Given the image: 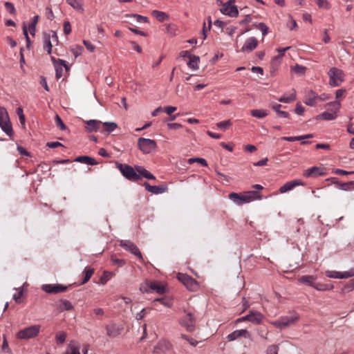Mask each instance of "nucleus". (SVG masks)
<instances>
[{
	"label": "nucleus",
	"mask_w": 354,
	"mask_h": 354,
	"mask_svg": "<svg viewBox=\"0 0 354 354\" xmlns=\"http://www.w3.org/2000/svg\"><path fill=\"white\" fill-rule=\"evenodd\" d=\"M111 261L113 264L117 265L119 267H122L124 265L125 261L123 259H118L113 257H111Z\"/></svg>",
	"instance_id": "0e129e2a"
},
{
	"label": "nucleus",
	"mask_w": 354,
	"mask_h": 354,
	"mask_svg": "<svg viewBox=\"0 0 354 354\" xmlns=\"http://www.w3.org/2000/svg\"><path fill=\"white\" fill-rule=\"evenodd\" d=\"M43 43H44V50L46 51V53L50 55L52 53L53 48V42L51 41L50 38L49 37V34L47 32H43L42 36Z\"/></svg>",
	"instance_id": "5701e85b"
},
{
	"label": "nucleus",
	"mask_w": 354,
	"mask_h": 354,
	"mask_svg": "<svg viewBox=\"0 0 354 354\" xmlns=\"http://www.w3.org/2000/svg\"><path fill=\"white\" fill-rule=\"evenodd\" d=\"M45 14H46V17L49 20H53L54 18H55V16H54V14H53V12L51 9V8L50 7H46V9H45Z\"/></svg>",
	"instance_id": "13d9d810"
},
{
	"label": "nucleus",
	"mask_w": 354,
	"mask_h": 354,
	"mask_svg": "<svg viewBox=\"0 0 354 354\" xmlns=\"http://www.w3.org/2000/svg\"><path fill=\"white\" fill-rule=\"evenodd\" d=\"M222 14L227 15L230 17H236L239 15L237 6L235 5L227 6L223 3L222 8L220 9Z\"/></svg>",
	"instance_id": "dca6fc26"
},
{
	"label": "nucleus",
	"mask_w": 354,
	"mask_h": 354,
	"mask_svg": "<svg viewBox=\"0 0 354 354\" xmlns=\"http://www.w3.org/2000/svg\"><path fill=\"white\" fill-rule=\"evenodd\" d=\"M326 106L330 107L329 109L330 111H324L322 114L317 116V119H321L324 120H335L337 116V112L339 111L341 104L339 101L335 100L326 104Z\"/></svg>",
	"instance_id": "20e7f679"
},
{
	"label": "nucleus",
	"mask_w": 354,
	"mask_h": 354,
	"mask_svg": "<svg viewBox=\"0 0 354 354\" xmlns=\"http://www.w3.org/2000/svg\"><path fill=\"white\" fill-rule=\"evenodd\" d=\"M41 326L39 324L31 325L20 330L16 335L19 339L28 340L37 337L40 332Z\"/></svg>",
	"instance_id": "f03ea898"
},
{
	"label": "nucleus",
	"mask_w": 354,
	"mask_h": 354,
	"mask_svg": "<svg viewBox=\"0 0 354 354\" xmlns=\"http://www.w3.org/2000/svg\"><path fill=\"white\" fill-rule=\"evenodd\" d=\"M9 121L10 119L6 109L3 107H0V124Z\"/></svg>",
	"instance_id": "ea45409f"
},
{
	"label": "nucleus",
	"mask_w": 354,
	"mask_h": 354,
	"mask_svg": "<svg viewBox=\"0 0 354 354\" xmlns=\"http://www.w3.org/2000/svg\"><path fill=\"white\" fill-rule=\"evenodd\" d=\"M333 172L338 175H348V174H354V171H348L343 170L341 169H336L334 170Z\"/></svg>",
	"instance_id": "69168bd1"
},
{
	"label": "nucleus",
	"mask_w": 354,
	"mask_h": 354,
	"mask_svg": "<svg viewBox=\"0 0 354 354\" xmlns=\"http://www.w3.org/2000/svg\"><path fill=\"white\" fill-rule=\"evenodd\" d=\"M170 343L167 340H161L158 342L157 348H159L160 349H169L170 348Z\"/></svg>",
	"instance_id": "603ef678"
},
{
	"label": "nucleus",
	"mask_w": 354,
	"mask_h": 354,
	"mask_svg": "<svg viewBox=\"0 0 354 354\" xmlns=\"http://www.w3.org/2000/svg\"><path fill=\"white\" fill-rule=\"evenodd\" d=\"M132 17L136 19V20L138 22H144L147 23L148 22V18L147 17L142 16L138 14H133L132 15Z\"/></svg>",
	"instance_id": "6e6d98bb"
},
{
	"label": "nucleus",
	"mask_w": 354,
	"mask_h": 354,
	"mask_svg": "<svg viewBox=\"0 0 354 354\" xmlns=\"http://www.w3.org/2000/svg\"><path fill=\"white\" fill-rule=\"evenodd\" d=\"M80 344L75 341H71L68 344L65 354H80Z\"/></svg>",
	"instance_id": "b1692460"
},
{
	"label": "nucleus",
	"mask_w": 354,
	"mask_h": 354,
	"mask_svg": "<svg viewBox=\"0 0 354 354\" xmlns=\"http://www.w3.org/2000/svg\"><path fill=\"white\" fill-rule=\"evenodd\" d=\"M47 32L49 34V37L53 42V46H57L59 44V39L57 32L54 30H49Z\"/></svg>",
	"instance_id": "a18cd8bd"
},
{
	"label": "nucleus",
	"mask_w": 354,
	"mask_h": 354,
	"mask_svg": "<svg viewBox=\"0 0 354 354\" xmlns=\"http://www.w3.org/2000/svg\"><path fill=\"white\" fill-rule=\"evenodd\" d=\"M120 245L136 256L140 260H142L141 252L133 242L127 240H122L120 242Z\"/></svg>",
	"instance_id": "ddd939ff"
},
{
	"label": "nucleus",
	"mask_w": 354,
	"mask_h": 354,
	"mask_svg": "<svg viewBox=\"0 0 354 354\" xmlns=\"http://www.w3.org/2000/svg\"><path fill=\"white\" fill-rule=\"evenodd\" d=\"M299 319V315L296 313L290 316L281 317L279 319L273 321L271 324L275 327L283 329L295 324Z\"/></svg>",
	"instance_id": "423d86ee"
},
{
	"label": "nucleus",
	"mask_w": 354,
	"mask_h": 354,
	"mask_svg": "<svg viewBox=\"0 0 354 354\" xmlns=\"http://www.w3.org/2000/svg\"><path fill=\"white\" fill-rule=\"evenodd\" d=\"M199 62L200 57L196 55H193L190 57L189 61L187 63V66L193 70H196L198 68Z\"/></svg>",
	"instance_id": "2f4dec72"
},
{
	"label": "nucleus",
	"mask_w": 354,
	"mask_h": 354,
	"mask_svg": "<svg viewBox=\"0 0 354 354\" xmlns=\"http://www.w3.org/2000/svg\"><path fill=\"white\" fill-rule=\"evenodd\" d=\"M94 271L95 270L93 268H86L84 272V277L82 281L81 282V284H85L86 283H87L92 277V275L93 274Z\"/></svg>",
	"instance_id": "f704fd0d"
},
{
	"label": "nucleus",
	"mask_w": 354,
	"mask_h": 354,
	"mask_svg": "<svg viewBox=\"0 0 354 354\" xmlns=\"http://www.w3.org/2000/svg\"><path fill=\"white\" fill-rule=\"evenodd\" d=\"M66 2L75 10L81 13L84 12L82 0H66Z\"/></svg>",
	"instance_id": "bb28decb"
},
{
	"label": "nucleus",
	"mask_w": 354,
	"mask_h": 354,
	"mask_svg": "<svg viewBox=\"0 0 354 354\" xmlns=\"http://www.w3.org/2000/svg\"><path fill=\"white\" fill-rule=\"evenodd\" d=\"M117 169L127 180L132 182H138L140 180V174L136 169V166L133 167L127 164H122L116 162Z\"/></svg>",
	"instance_id": "f257e3e1"
},
{
	"label": "nucleus",
	"mask_w": 354,
	"mask_h": 354,
	"mask_svg": "<svg viewBox=\"0 0 354 354\" xmlns=\"http://www.w3.org/2000/svg\"><path fill=\"white\" fill-rule=\"evenodd\" d=\"M83 48L80 46H77L75 48H72L71 51L75 57H77L82 54Z\"/></svg>",
	"instance_id": "bf43d9fd"
},
{
	"label": "nucleus",
	"mask_w": 354,
	"mask_h": 354,
	"mask_svg": "<svg viewBox=\"0 0 354 354\" xmlns=\"http://www.w3.org/2000/svg\"><path fill=\"white\" fill-rule=\"evenodd\" d=\"M143 186L145 187V189L151 193L155 194H159L164 193L167 191L168 187L166 185H151L149 183L145 182L143 183Z\"/></svg>",
	"instance_id": "f3484780"
},
{
	"label": "nucleus",
	"mask_w": 354,
	"mask_h": 354,
	"mask_svg": "<svg viewBox=\"0 0 354 354\" xmlns=\"http://www.w3.org/2000/svg\"><path fill=\"white\" fill-rule=\"evenodd\" d=\"M181 337L187 340L191 345L196 346L198 344V342L192 338H189L187 335L182 334Z\"/></svg>",
	"instance_id": "e2e57ef3"
},
{
	"label": "nucleus",
	"mask_w": 354,
	"mask_h": 354,
	"mask_svg": "<svg viewBox=\"0 0 354 354\" xmlns=\"http://www.w3.org/2000/svg\"><path fill=\"white\" fill-rule=\"evenodd\" d=\"M55 120L57 126L59 127L61 130H65L66 129V126L63 122L59 115L56 114L55 117Z\"/></svg>",
	"instance_id": "de8ad7c7"
},
{
	"label": "nucleus",
	"mask_w": 354,
	"mask_h": 354,
	"mask_svg": "<svg viewBox=\"0 0 354 354\" xmlns=\"http://www.w3.org/2000/svg\"><path fill=\"white\" fill-rule=\"evenodd\" d=\"M64 34L68 35L71 32V26L69 21H66L64 23Z\"/></svg>",
	"instance_id": "680f3d73"
},
{
	"label": "nucleus",
	"mask_w": 354,
	"mask_h": 354,
	"mask_svg": "<svg viewBox=\"0 0 354 354\" xmlns=\"http://www.w3.org/2000/svg\"><path fill=\"white\" fill-rule=\"evenodd\" d=\"M114 276H115V273L113 272L104 271V272L100 278V281L102 283H106L107 281L111 279Z\"/></svg>",
	"instance_id": "a19ab883"
},
{
	"label": "nucleus",
	"mask_w": 354,
	"mask_h": 354,
	"mask_svg": "<svg viewBox=\"0 0 354 354\" xmlns=\"http://www.w3.org/2000/svg\"><path fill=\"white\" fill-rule=\"evenodd\" d=\"M41 289L47 293L57 294L67 290L68 287L62 284H44Z\"/></svg>",
	"instance_id": "4468645a"
},
{
	"label": "nucleus",
	"mask_w": 354,
	"mask_h": 354,
	"mask_svg": "<svg viewBox=\"0 0 354 354\" xmlns=\"http://www.w3.org/2000/svg\"><path fill=\"white\" fill-rule=\"evenodd\" d=\"M60 309L62 310H71L73 308V305L68 300H61L60 301Z\"/></svg>",
	"instance_id": "c03bdc74"
},
{
	"label": "nucleus",
	"mask_w": 354,
	"mask_h": 354,
	"mask_svg": "<svg viewBox=\"0 0 354 354\" xmlns=\"http://www.w3.org/2000/svg\"><path fill=\"white\" fill-rule=\"evenodd\" d=\"M84 45L86 46L88 50L90 52H93L95 50V46L88 41L84 40L83 41Z\"/></svg>",
	"instance_id": "774afa93"
},
{
	"label": "nucleus",
	"mask_w": 354,
	"mask_h": 354,
	"mask_svg": "<svg viewBox=\"0 0 354 354\" xmlns=\"http://www.w3.org/2000/svg\"><path fill=\"white\" fill-rule=\"evenodd\" d=\"M4 5H5L6 8L7 9V10L10 14H12V15L15 14L16 10H15V8L13 3L6 1V2H5Z\"/></svg>",
	"instance_id": "5fc2aeb1"
},
{
	"label": "nucleus",
	"mask_w": 354,
	"mask_h": 354,
	"mask_svg": "<svg viewBox=\"0 0 354 354\" xmlns=\"http://www.w3.org/2000/svg\"><path fill=\"white\" fill-rule=\"evenodd\" d=\"M102 125L104 127V130L107 133H110L113 132L118 127V124L115 122H102Z\"/></svg>",
	"instance_id": "7c9ffc66"
},
{
	"label": "nucleus",
	"mask_w": 354,
	"mask_h": 354,
	"mask_svg": "<svg viewBox=\"0 0 354 354\" xmlns=\"http://www.w3.org/2000/svg\"><path fill=\"white\" fill-rule=\"evenodd\" d=\"M339 187L341 189L347 191L354 188V180L348 183H338Z\"/></svg>",
	"instance_id": "37998d69"
},
{
	"label": "nucleus",
	"mask_w": 354,
	"mask_h": 354,
	"mask_svg": "<svg viewBox=\"0 0 354 354\" xmlns=\"http://www.w3.org/2000/svg\"><path fill=\"white\" fill-rule=\"evenodd\" d=\"M325 275L329 278L333 279H348L354 276V268L343 272L335 270H326Z\"/></svg>",
	"instance_id": "9b49d317"
},
{
	"label": "nucleus",
	"mask_w": 354,
	"mask_h": 354,
	"mask_svg": "<svg viewBox=\"0 0 354 354\" xmlns=\"http://www.w3.org/2000/svg\"><path fill=\"white\" fill-rule=\"evenodd\" d=\"M185 315L180 319V324L185 328L188 332L195 330L196 318L191 312L185 310Z\"/></svg>",
	"instance_id": "6e6552de"
},
{
	"label": "nucleus",
	"mask_w": 354,
	"mask_h": 354,
	"mask_svg": "<svg viewBox=\"0 0 354 354\" xmlns=\"http://www.w3.org/2000/svg\"><path fill=\"white\" fill-rule=\"evenodd\" d=\"M85 131L87 133H92L100 131L102 122L97 120H89L85 121Z\"/></svg>",
	"instance_id": "a211bd4d"
},
{
	"label": "nucleus",
	"mask_w": 354,
	"mask_h": 354,
	"mask_svg": "<svg viewBox=\"0 0 354 354\" xmlns=\"http://www.w3.org/2000/svg\"><path fill=\"white\" fill-rule=\"evenodd\" d=\"M258 46V40L254 37L247 39L241 48L242 52H251Z\"/></svg>",
	"instance_id": "6ab92c4d"
},
{
	"label": "nucleus",
	"mask_w": 354,
	"mask_h": 354,
	"mask_svg": "<svg viewBox=\"0 0 354 354\" xmlns=\"http://www.w3.org/2000/svg\"><path fill=\"white\" fill-rule=\"evenodd\" d=\"M315 278L313 276H310V275L302 276L299 279V281L301 283H306L312 287H313V285H315Z\"/></svg>",
	"instance_id": "72a5a7b5"
},
{
	"label": "nucleus",
	"mask_w": 354,
	"mask_h": 354,
	"mask_svg": "<svg viewBox=\"0 0 354 354\" xmlns=\"http://www.w3.org/2000/svg\"><path fill=\"white\" fill-rule=\"evenodd\" d=\"M17 151L21 156H30V153L21 146H17Z\"/></svg>",
	"instance_id": "338daca9"
},
{
	"label": "nucleus",
	"mask_w": 354,
	"mask_h": 354,
	"mask_svg": "<svg viewBox=\"0 0 354 354\" xmlns=\"http://www.w3.org/2000/svg\"><path fill=\"white\" fill-rule=\"evenodd\" d=\"M248 321L250 322L253 324H261L264 318V316L259 312L250 311L248 315H247Z\"/></svg>",
	"instance_id": "412c9836"
},
{
	"label": "nucleus",
	"mask_w": 354,
	"mask_h": 354,
	"mask_svg": "<svg viewBox=\"0 0 354 354\" xmlns=\"http://www.w3.org/2000/svg\"><path fill=\"white\" fill-rule=\"evenodd\" d=\"M138 148L145 154L152 153L157 148V143L154 140L139 138L137 143Z\"/></svg>",
	"instance_id": "0eeeda50"
},
{
	"label": "nucleus",
	"mask_w": 354,
	"mask_h": 354,
	"mask_svg": "<svg viewBox=\"0 0 354 354\" xmlns=\"http://www.w3.org/2000/svg\"><path fill=\"white\" fill-rule=\"evenodd\" d=\"M318 98V95L315 94L313 91H310L308 93V98L306 99L305 103L306 104L315 106L317 104V100Z\"/></svg>",
	"instance_id": "cd10ccee"
},
{
	"label": "nucleus",
	"mask_w": 354,
	"mask_h": 354,
	"mask_svg": "<svg viewBox=\"0 0 354 354\" xmlns=\"http://www.w3.org/2000/svg\"><path fill=\"white\" fill-rule=\"evenodd\" d=\"M295 100H296V95H295V93H292L289 96H281L279 99V101L280 102H283V103H290V102L295 101Z\"/></svg>",
	"instance_id": "49530a36"
},
{
	"label": "nucleus",
	"mask_w": 354,
	"mask_h": 354,
	"mask_svg": "<svg viewBox=\"0 0 354 354\" xmlns=\"http://www.w3.org/2000/svg\"><path fill=\"white\" fill-rule=\"evenodd\" d=\"M282 105L280 104H274L272 106V109L277 113L279 117L289 118L290 114L286 112L281 110Z\"/></svg>",
	"instance_id": "c756f323"
},
{
	"label": "nucleus",
	"mask_w": 354,
	"mask_h": 354,
	"mask_svg": "<svg viewBox=\"0 0 354 354\" xmlns=\"http://www.w3.org/2000/svg\"><path fill=\"white\" fill-rule=\"evenodd\" d=\"M240 337L250 338V333L246 329L236 330L232 333L229 334L227 337V339L228 341H234Z\"/></svg>",
	"instance_id": "aec40b11"
},
{
	"label": "nucleus",
	"mask_w": 354,
	"mask_h": 354,
	"mask_svg": "<svg viewBox=\"0 0 354 354\" xmlns=\"http://www.w3.org/2000/svg\"><path fill=\"white\" fill-rule=\"evenodd\" d=\"M232 125V122H231L230 120H227L221 121V122H218L216 124V127L218 129H221L223 131H226Z\"/></svg>",
	"instance_id": "4c0bfd02"
},
{
	"label": "nucleus",
	"mask_w": 354,
	"mask_h": 354,
	"mask_svg": "<svg viewBox=\"0 0 354 354\" xmlns=\"http://www.w3.org/2000/svg\"><path fill=\"white\" fill-rule=\"evenodd\" d=\"M313 287L319 291H326L332 290L334 286L333 285H328L325 283H315V285H313Z\"/></svg>",
	"instance_id": "c9c22d12"
},
{
	"label": "nucleus",
	"mask_w": 354,
	"mask_h": 354,
	"mask_svg": "<svg viewBox=\"0 0 354 354\" xmlns=\"http://www.w3.org/2000/svg\"><path fill=\"white\" fill-rule=\"evenodd\" d=\"M250 114L252 117L263 118L268 115V111L265 109H252Z\"/></svg>",
	"instance_id": "473e14b6"
},
{
	"label": "nucleus",
	"mask_w": 354,
	"mask_h": 354,
	"mask_svg": "<svg viewBox=\"0 0 354 354\" xmlns=\"http://www.w3.org/2000/svg\"><path fill=\"white\" fill-rule=\"evenodd\" d=\"M136 169L140 174V179L143 177L149 180H156V177L144 167L136 165Z\"/></svg>",
	"instance_id": "393cba45"
},
{
	"label": "nucleus",
	"mask_w": 354,
	"mask_h": 354,
	"mask_svg": "<svg viewBox=\"0 0 354 354\" xmlns=\"http://www.w3.org/2000/svg\"><path fill=\"white\" fill-rule=\"evenodd\" d=\"M178 279L184 284V286L191 291H196L198 288V282L192 277L186 274L179 273L177 276Z\"/></svg>",
	"instance_id": "1a4fd4ad"
},
{
	"label": "nucleus",
	"mask_w": 354,
	"mask_h": 354,
	"mask_svg": "<svg viewBox=\"0 0 354 354\" xmlns=\"http://www.w3.org/2000/svg\"><path fill=\"white\" fill-rule=\"evenodd\" d=\"M74 161L87 164L89 165H96L97 164V162L95 160V158L88 156H78L74 160Z\"/></svg>",
	"instance_id": "a878e982"
},
{
	"label": "nucleus",
	"mask_w": 354,
	"mask_h": 354,
	"mask_svg": "<svg viewBox=\"0 0 354 354\" xmlns=\"http://www.w3.org/2000/svg\"><path fill=\"white\" fill-rule=\"evenodd\" d=\"M329 84L332 86H338L344 81V73L342 70L333 67L328 71Z\"/></svg>",
	"instance_id": "39448f33"
},
{
	"label": "nucleus",
	"mask_w": 354,
	"mask_h": 354,
	"mask_svg": "<svg viewBox=\"0 0 354 354\" xmlns=\"http://www.w3.org/2000/svg\"><path fill=\"white\" fill-rule=\"evenodd\" d=\"M303 185L302 182L300 180L296 179L293 180L288 181L286 183L283 185H282L279 191L281 193H285L286 192L292 190L295 187Z\"/></svg>",
	"instance_id": "4be33fe9"
},
{
	"label": "nucleus",
	"mask_w": 354,
	"mask_h": 354,
	"mask_svg": "<svg viewBox=\"0 0 354 354\" xmlns=\"http://www.w3.org/2000/svg\"><path fill=\"white\" fill-rule=\"evenodd\" d=\"M306 71V68L304 66L296 64L294 68V71L297 73L304 74Z\"/></svg>",
	"instance_id": "052dcab7"
},
{
	"label": "nucleus",
	"mask_w": 354,
	"mask_h": 354,
	"mask_svg": "<svg viewBox=\"0 0 354 354\" xmlns=\"http://www.w3.org/2000/svg\"><path fill=\"white\" fill-rule=\"evenodd\" d=\"M0 127L1 129L8 135V136H12L13 133L12 127L11 125L10 122H4L2 124H0Z\"/></svg>",
	"instance_id": "e433bc0d"
},
{
	"label": "nucleus",
	"mask_w": 354,
	"mask_h": 354,
	"mask_svg": "<svg viewBox=\"0 0 354 354\" xmlns=\"http://www.w3.org/2000/svg\"><path fill=\"white\" fill-rule=\"evenodd\" d=\"M140 290L142 292H157L158 294H163L166 291L165 286L156 281H146L142 283Z\"/></svg>",
	"instance_id": "7ed1b4c3"
},
{
	"label": "nucleus",
	"mask_w": 354,
	"mask_h": 354,
	"mask_svg": "<svg viewBox=\"0 0 354 354\" xmlns=\"http://www.w3.org/2000/svg\"><path fill=\"white\" fill-rule=\"evenodd\" d=\"M160 303L161 304L165 306H167V307H170L171 305V301L169 300H167L165 298H160V299H157L156 300L153 301V303H154V305L156 304V303Z\"/></svg>",
	"instance_id": "864d4df0"
},
{
	"label": "nucleus",
	"mask_w": 354,
	"mask_h": 354,
	"mask_svg": "<svg viewBox=\"0 0 354 354\" xmlns=\"http://www.w3.org/2000/svg\"><path fill=\"white\" fill-rule=\"evenodd\" d=\"M55 77L57 80H59L62 76L63 68L60 64L59 65H55Z\"/></svg>",
	"instance_id": "4d7b16f0"
},
{
	"label": "nucleus",
	"mask_w": 354,
	"mask_h": 354,
	"mask_svg": "<svg viewBox=\"0 0 354 354\" xmlns=\"http://www.w3.org/2000/svg\"><path fill=\"white\" fill-rule=\"evenodd\" d=\"M354 290V279L350 280L342 288L344 292H350Z\"/></svg>",
	"instance_id": "8fccbe9b"
},
{
	"label": "nucleus",
	"mask_w": 354,
	"mask_h": 354,
	"mask_svg": "<svg viewBox=\"0 0 354 354\" xmlns=\"http://www.w3.org/2000/svg\"><path fill=\"white\" fill-rule=\"evenodd\" d=\"M325 170L324 167L314 166L304 171L303 176L306 178H316L326 175Z\"/></svg>",
	"instance_id": "f8f14e48"
},
{
	"label": "nucleus",
	"mask_w": 354,
	"mask_h": 354,
	"mask_svg": "<svg viewBox=\"0 0 354 354\" xmlns=\"http://www.w3.org/2000/svg\"><path fill=\"white\" fill-rule=\"evenodd\" d=\"M152 15L160 22H164L169 19L167 13L159 10H153Z\"/></svg>",
	"instance_id": "c85d7f7f"
},
{
	"label": "nucleus",
	"mask_w": 354,
	"mask_h": 354,
	"mask_svg": "<svg viewBox=\"0 0 354 354\" xmlns=\"http://www.w3.org/2000/svg\"><path fill=\"white\" fill-rule=\"evenodd\" d=\"M66 338V333L64 331H59L55 335V340L57 344H62L64 343Z\"/></svg>",
	"instance_id": "58836bf2"
},
{
	"label": "nucleus",
	"mask_w": 354,
	"mask_h": 354,
	"mask_svg": "<svg viewBox=\"0 0 354 354\" xmlns=\"http://www.w3.org/2000/svg\"><path fill=\"white\" fill-rule=\"evenodd\" d=\"M279 346L273 344L267 348L266 354H278Z\"/></svg>",
	"instance_id": "09e8293b"
},
{
	"label": "nucleus",
	"mask_w": 354,
	"mask_h": 354,
	"mask_svg": "<svg viewBox=\"0 0 354 354\" xmlns=\"http://www.w3.org/2000/svg\"><path fill=\"white\" fill-rule=\"evenodd\" d=\"M257 28L262 31L263 36H266L268 32V27L264 23H258Z\"/></svg>",
	"instance_id": "3c124183"
},
{
	"label": "nucleus",
	"mask_w": 354,
	"mask_h": 354,
	"mask_svg": "<svg viewBox=\"0 0 354 354\" xmlns=\"http://www.w3.org/2000/svg\"><path fill=\"white\" fill-rule=\"evenodd\" d=\"M106 334L109 337L114 338L120 335L124 328L121 324H118L115 323H111L105 326Z\"/></svg>",
	"instance_id": "2eb2a0df"
},
{
	"label": "nucleus",
	"mask_w": 354,
	"mask_h": 354,
	"mask_svg": "<svg viewBox=\"0 0 354 354\" xmlns=\"http://www.w3.org/2000/svg\"><path fill=\"white\" fill-rule=\"evenodd\" d=\"M189 164H193L194 162L199 163L203 167L207 166V162L205 159L202 158H192L187 160Z\"/></svg>",
	"instance_id": "79ce46f5"
},
{
	"label": "nucleus",
	"mask_w": 354,
	"mask_h": 354,
	"mask_svg": "<svg viewBox=\"0 0 354 354\" xmlns=\"http://www.w3.org/2000/svg\"><path fill=\"white\" fill-rule=\"evenodd\" d=\"M229 199H261L262 196L256 190L245 192L243 195L232 192L228 196Z\"/></svg>",
	"instance_id": "9d476101"
}]
</instances>
